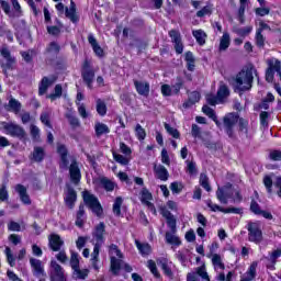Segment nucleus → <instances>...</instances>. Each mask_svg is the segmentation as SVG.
Here are the masks:
<instances>
[{"mask_svg":"<svg viewBox=\"0 0 281 281\" xmlns=\"http://www.w3.org/2000/svg\"><path fill=\"white\" fill-rule=\"evenodd\" d=\"M254 74L258 76V70L254 65L244 67L234 79V87L237 91H249L254 85Z\"/></svg>","mask_w":281,"mask_h":281,"instance_id":"1","label":"nucleus"},{"mask_svg":"<svg viewBox=\"0 0 281 281\" xmlns=\"http://www.w3.org/2000/svg\"><path fill=\"white\" fill-rule=\"evenodd\" d=\"M246 229L248 232L249 243L260 245V243L265 240V235L262 234V225L260 222H248Z\"/></svg>","mask_w":281,"mask_h":281,"instance_id":"2","label":"nucleus"},{"mask_svg":"<svg viewBox=\"0 0 281 281\" xmlns=\"http://www.w3.org/2000/svg\"><path fill=\"white\" fill-rule=\"evenodd\" d=\"M106 232V225L104 222H100L92 232V237L94 241V256L98 254V250H100V247L104 245V234Z\"/></svg>","mask_w":281,"mask_h":281,"instance_id":"3","label":"nucleus"},{"mask_svg":"<svg viewBox=\"0 0 281 281\" xmlns=\"http://www.w3.org/2000/svg\"><path fill=\"white\" fill-rule=\"evenodd\" d=\"M0 56L3 58V63L1 65L4 74L7 70H12L14 67H16V57L12 56V53H10V48L7 46H3L0 48Z\"/></svg>","mask_w":281,"mask_h":281,"instance_id":"4","label":"nucleus"},{"mask_svg":"<svg viewBox=\"0 0 281 281\" xmlns=\"http://www.w3.org/2000/svg\"><path fill=\"white\" fill-rule=\"evenodd\" d=\"M81 78L87 85L88 89H93V80L95 78V71L91 68V63L86 59L81 67Z\"/></svg>","mask_w":281,"mask_h":281,"instance_id":"5","label":"nucleus"},{"mask_svg":"<svg viewBox=\"0 0 281 281\" xmlns=\"http://www.w3.org/2000/svg\"><path fill=\"white\" fill-rule=\"evenodd\" d=\"M168 227L171 232L166 233V243H168V245H176L179 247V245H181V239L177 236V220L169 216Z\"/></svg>","mask_w":281,"mask_h":281,"instance_id":"6","label":"nucleus"},{"mask_svg":"<svg viewBox=\"0 0 281 281\" xmlns=\"http://www.w3.org/2000/svg\"><path fill=\"white\" fill-rule=\"evenodd\" d=\"M238 113H228L223 119V126L228 137H234V127L238 124Z\"/></svg>","mask_w":281,"mask_h":281,"instance_id":"7","label":"nucleus"},{"mask_svg":"<svg viewBox=\"0 0 281 281\" xmlns=\"http://www.w3.org/2000/svg\"><path fill=\"white\" fill-rule=\"evenodd\" d=\"M83 202L90 210H92L94 214H97V216H101L102 205H100V201H98L95 195L89 193L88 191L83 192Z\"/></svg>","mask_w":281,"mask_h":281,"instance_id":"8","label":"nucleus"},{"mask_svg":"<svg viewBox=\"0 0 281 281\" xmlns=\"http://www.w3.org/2000/svg\"><path fill=\"white\" fill-rule=\"evenodd\" d=\"M234 196V191L232 190V183H227L224 187H218L216 191V199L223 205L229 203V199Z\"/></svg>","mask_w":281,"mask_h":281,"instance_id":"9","label":"nucleus"},{"mask_svg":"<svg viewBox=\"0 0 281 281\" xmlns=\"http://www.w3.org/2000/svg\"><path fill=\"white\" fill-rule=\"evenodd\" d=\"M50 281H67L63 266L55 260L50 261Z\"/></svg>","mask_w":281,"mask_h":281,"instance_id":"10","label":"nucleus"},{"mask_svg":"<svg viewBox=\"0 0 281 281\" xmlns=\"http://www.w3.org/2000/svg\"><path fill=\"white\" fill-rule=\"evenodd\" d=\"M30 265L32 268V273L35 278H46L47 277V273H45V266L43 265V261L32 257V258H30Z\"/></svg>","mask_w":281,"mask_h":281,"instance_id":"11","label":"nucleus"},{"mask_svg":"<svg viewBox=\"0 0 281 281\" xmlns=\"http://www.w3.org/2000/svg\"><path fill=\"white\" fill-rule=\"evenodd\" d=\"M4 131H7V135H11V137H18L19 139L25 137V130H23L21 125L14 123L4 124Z\"/></svg>","mask_w":281,"mask_h":281,"instance_id":"12","label":"nucleus"},{"mask_svg":"<svg viewBox=\"0 0 281 281\" xmlns=\"http://www.w3.org/2000/svg\"><path fill=\"white\" fill-rule=\"evenodd\" d=\"M202 278V280L210 281V274H207V270H205V265L198 267L194 272H189L187 274V281H199V277Z\"/></svg>","mask_w":281,"mask_h":281,"instance_id":"13","label":"nucleus"},{"mask_svg":"<svg viewBox=\"0 0 281 281\" xmlns=\"http://www.w3.org/2000/svg\"><path fill=\"white\" fill-rule=\"evenodd\" d=\"M140 201L142 203H144V205H146V207H148L150 212H153V214H157L155 204L150 202L153 201V193H150L148 189L143 188V190L140 191Z\"/></svg>","mask_w":281,"mask_h":281,"instance_id":"14","label":"nucleus"},{"mask_svg":"<svg viewBox=\"0 0 281 281\" xmlns=\"http://www.w3.org/2000/svg\"><path fill=\"white\" fill-rule=\"evenodd\" d=\"M69 175L72 183H75V186H78V183H80L81 175L80 168L78 167V162L74 158L71 159V164L69 167Z\"/></svg>","mask_w":281,"mask_h":281,"instance_id":"15","label":"nucleus"},{"mask_svg":"<svg viewBox=\"0 0 281 281\" xmlns=\"http://www.w3.org/2000/svg\"><path fill=\"white\" fill-rule=\"evenodd\" d=\"M78 193H76V190H74L71 187H68L64 198L67 207L74 210V205H76Z\"/></svg>","mask_w":281,"mask_h":281,"instance_id":"16","label":"nucleus"},{"mask_svg":"<svg viewBox=\"0 0 281 281\" xmlns=\"http://www.w3.org/2000/svg\"><path fill=\"white\" fill-rule=\"evenodd\" d=\"M57 78L56 77H44L42 78L40 86H38V95H45V93H47V90L49 89V87H52V85H54V82H56Z\"/></svg>","mask_w":281,"mask_h":281,"instance_id":"17","label":"nucleus"},{"mask_svg":"<svg viewBox=\"0 0 281 281\" xmlns=\"http://www.w3.org/2000/svg\"><path fill=\"white\" fill-rule=\"evenodd\" d=\"M15 192H18L20 200L24 205H32V200L30 199V195L27 194V188L23 184H16L15 186Z\"/></svg>","mask_w":281,"mask_h":281,"instance_id":"18","label":"nucleus"},{"mask_svg":"<svg viewBox=\"0 0 281 281\" xmlns=\"http://www.w3.org/2000/svg\"><path fill=\"white\" fill-rule=\"evenodd\" d=\"M201 100V92L199 91H192L188 94V101H186L182 106L183 109H190L191 106H194L196 102Z\"/></svg>","mask_w":281,"mask_h":281,"instance_id":"19","label":"nucleus"},{"mask_svg":"<svg viewBox=\"0 0 281 281\" xmlns=\"http://www.w3.org/2000/svg\"><path fill=\"white\" fill-rule=\"evenodd\" d=\"M65 14L67 19L71 21V23H78V21H80L78 13H76V2H74L72 0L70 1V7H66Z\"/></svg>","mask_w":281,"mask_h":281,"instance_id":"20","label":"nucleus"},{"mask_svg":"<svg viewBox=\"0 0 281 281\" xmlns=\"http://www.w3.org/2000/svg\"><path fill=\"white\" fill-rule=\"evenodd\" d=\"M154 172L156 175V179H159L160 181H168L170 177L168 169H166L162 165L154 166Z\"/></svg>","mask_w":281,"mask_h":281,"instance_id":"21","label":"nucleus"},{"mask_svg":"<svg viewBox=\"0 0 281 281\" xmlns=\"http://www.w3.org/2000/svg\"><path fill=\"white\" fill-rule=\"evenodd\" d=\"M134 87L136 88L137 93H139V95H148V93H150V85H148V82L146 81H134Z\"/></svg>","mask_w":281,"mask_h":281,"instance_id":"22","label":"nucleus"},{"mask_svg":"<svg viewBox=\"0 0 281 281\" xmlns=\"http://www.w3.org/2000/svg\"><path fill=\"white\" fill-rule=\"evenodd\" d=\"M216 95H217L218 102L223 104V102H225V100L229 98V88L227 87V85L221 82Z\"/></svg>","mask_w":281,"mask_h":281,"instance_id":"23","label":"nucleus"},{"mask_svg":"<svg viewBox=\"0 0 281 281\" xmlns=\"http://www.w3.org/2000/svg\"><path fill=\"white\" fill-rule=\"evenodd\" d=\"M65 245V241L60 238L59 235H52L49 238V247L53 251H60V247Z\"/></svg>","mask_w":281,"mask_h":281,"instance_id":"24","label":"nucleus"},{"mask_svg":"<svg viewBox=\"0 0 281 281\" xmlns=\"http://www.w3.org/2000/svg\"><path fill=\"white\" fill-rule=\"evenodd\" d=\"M88 43L91 45L94 54H97L98 56H104V50L102 49V47L100 46V44H98V40H95V37L93 36V34H89L88 35Z\"/></svg>","mask_w":281,"mask_h":281,"instance_id":"25","label":"nucleus"},{"mask_svg":"<svg viewBox=\"0 0 281 281\" xmlns=\"http://www.w3.org/2000/svg\"><path fill=\"white\" fill-rule=\"evenodd\" d=\"M57 153L60 155L61 159L60 168H69V159H67V147H65V145H59L57 147Z\"/></svg>","mask_w":281,"mask_h":281,"instance_id":"26","label":"nucleus"},{"mask_svg":"<svg viewBox=\"0 0 281 281\" xmlns=\"http://www.w3.org/2000/svg\"><path fill=\"white\" fill-rule=\"evenodd\" d=\"M202 112L207 115V117H210L211 120H213V122H215L216 126L218 128H221V126H223V123L220 122V120L216 116V112H214V110L207 105H204L202 108Z\"/></svg>","mask_w":281,"mask_h":281,"instance_id":"27","label":"nucleus"},{"mask_svg":"<svg viewBox=\"0 0 281 281\" xmlns=\"http://www.w3.org/2000/svg\"><path fill=\"white\" fill-rule=\"evenodd\" d=\"M99 186L104 188L106 192H113L115 190V182L105 177L99 179Z\"/></svg>","mask_w":281,"mask_h":281,"instance_id":"28","label":"nucleus"},{"mask_svg":"<svg viewBox=\"0 0 281 281\" xmlns=\"http://www.w3.org/2000/svg\"><path fill=\"white\" fill-rule=\"evenodd\" d=\"M94 131H95L97 137H102V135H106V134L111 133V130L109 128V126L106 124L100 123V122H97L94 124Z\"/></svg>","mask_w":281,"mask_h":281,"instance_id":"29","label":"nucleus"},{"mask_svg":"<svg viewBox=\"0 0 281 281\" xmlns=\"http://www.w3.org/2000/svg\"><path fill=\"white\" fill-rule=\"evenodd\" d=\"M231 43H232V40L229 37V33H224L220 40V47H218L220 52H227Z\"/></svg>","mask_w":281,"mask_h":281,"instance_id":"30","label":"nucleus"},{"mask_svg":"<svg viewBox=\"0 0 281 281\" xmlns=\"http://www.w3.org/2000/svg\"><path fill=\"white\" fill-rule=\"evenodd\" d=\"M69 266L71 267L72 271L80 267V255L74 250H70Z\"/></svg>","mask_w":281,"mask_h":281,"instance_id":"31","label":"nucleus"},{"mask_svg":"<svg viewBox=\"0 0 281 281\" xmlns=\"http://www.w3.org/2000/svg\"><path fill=\"white\" fill-rule=\"evenodd\" d=\"M72 276L76 280H87L89 277V269H80V267L72 270Z\"/></svg>","mask_w":281,"mask_h":281,"instance_id":"32","label":"nucleus"},{"mask_svg":"<svg viewBox=\"0 0 281 281\" xmlns=\"http://www.w3.org/2000/svg\"><path fill=\"white\" fill-rule=\"evenodd\" d=\"M212 265H213L215 271H218V269L224 271V269H225V263H223V259L221 258V255H218V254H214L212 256Z\"/></svg>","mask_w":281,"mask_h":281,"instance_id":"33","label":"nucleus"},{"mask_svg":"<svg viewBox=\"0 0 281 281\" xmlns=\"http://www.w3.org/2000/svg\"><path fill=\"white\" fill-rule=\"evenodd\" d=\"M120 269H122V259H116L115 256L111 257V271L114 276L120 273Z\"/></svg>","mask_w":281,"mask_h":281,"instance_id":"34","label":"nucleus"},{"mask_svg":"<svg viewBox=\"0 0 281 281\" xmlns=\"http://www.w3.org/2000/svg\"><path fill=\"white\" fill-rule=\"evenodd\" d=\"M32 155L36 162H41L45 159V149L43 147H34Z\"/></svg>","mask_w":281,"mask_h":281,"instance_id":"35","label":"nucleus"},{"mask_svg":"<svg viewBox=\"0 0 281 281\" xmlns=\"http://www.w3.org/2000/svg\"><path fill=\"white\" fill-rule=\"evenodd\" d=\"M192 34L199 45H205V38H207V34H205L203 30H195L192 32Z\"/></svg>","mask_w":281,"mask_h":281,"instance_id":"36","label":"nucleus"},{"mask_svg":"<svg viewBox=\"0 0 281 281\" xmlns=\"http://www.w3.org/2000/svg\"><path fill=\"white\" fill-rule=\"evenodd\" d=\"M184 60L187 63V69L189 71H194V63H195V59H194V55L192 54V52H187L186 53V56H184Z\"/></svg>","mask_w":281,"mask_h":281,"instance_id":"37","label":"nucleus"},{"mask_svg":"<svg viewBox=\"0 0 281 281\" xmlns=\"http://www.w3.org/2000/svg\"><path fill=\"white\" fill-rule=\"evenodd\" d=\"M61 97H63V86L60 85L55 86L54 93L46 95V98L52 102H54L55 100H58V98H61Z\"/></svg>","mask_w":281,"mask_h":281,"instance_id":"38","label":"nucleus"},{"mask_svg":"<svg viewBox=\"0 0 281 281\" xmlns=\"http://www.w3.org/2000/svg\"><path fill=\"white\" fill-rule=\"evenodd\" d=\"M256 278V265L252 263L248 271L241 277L240 281H251Z\"/></svg>","mask_w":281,"mask_h":281,"instance_id":"39","label":"nucleus"},{"mask_svg":"<svg viewBox=\"0 0 281 281\" xmlns=\"http://www.w3.org/2000/svg\"><path fill=\"white\" fill-rule=\"evenodd\" d=\"M135 245H136L139 254H142V256H148V254H150V245L142 244L137 239L135 240Z\"/></svg>","mask_w":281,"mask_h":281,"instance_id":"40","label":"nucleus"},{"mask_svg":"<svg viewBox=\"0 0 281 281\" xmlns=\"http://www.w3.org/2000/svg\"><path fill=\"white\" fill-rule=\"evenodd\" d=\"M183 88V78L177 77L176 82L171 86L173 95H179V91Z\"/></svg>","mask_w":281,"mask_h":281,"instance_id":"41","label":"nucleus"},{"mask_svg":"<svg viewBox=\"0 0 281 281\" xmlns=\"http://www.w3.org/2000/svg\"><path fill=\"white\" fill-rule=\"evenodd\" d=\"M4 254L7 256V261L10 267H16V257L12 254V249L10 247H5Z\"/></svg>","mask_w":281,"mask_h":281,"instance_id":"42","label":"nucleus"},{"mask_svg":"<svg viewBox=\"0 0 281 281\" xmlns=\"http://www.w3.org/2000/svg\"><path fill=\"white\" fill-rule=\"evenodd\" d=\"M8 106L13 111V113L19 114L21 113V102H19V100L11 98L9 100V104Z\"/></svg>","mask_w":281,"mask_h":281,"instance_id":"43","label":"nucleus"},{"mask_svg":"<svg viewBox=\"0 0 281 281\" xmlns=\"http://www.w3.org/2000/svg\"><path fill=\"white\" fill-rule=\"evenodd\" d=\"M200 186L203 187L206 192H212V187L210 186V178H207V175H200Z\"/></svg>","mask_w":281,"mask_h":281,"instance_id":"44","label":"nucleus"},{"mask_svg":"<svg viewBox=\"0 0 281 281\" xmlns=\"http://www.w3.org/2000/svg\"><path fill=\"white\" fill-rule=\"evenodd\" d=\"M97 113L104 117L106 115V103L102 99H97Z\"/></svg>","mask_w":281,"mask_h":281,"instance_id":"45","label":"nucleus"},{"mask_svg":"<svg viewBox=\"0 0 281 281\" xmlns=\"http://www.w3.org/2000/svg\"><path fill=\"white\" fill-rule=\"evenodd\" d=\"M66 117H67L71 128H79L80 120L76 115H74L72 113H67Z\"/></svg>","mask_w":281,"mask_h":281,"instance_id":"46","label":"nucleus"},{"mask_svg":"<svg viewBox=\"0 0 281 281\" xmlns=\"http://www.w3.org/2000/svg\"><path fill=\"white\" fill-rule=\"evenodd\" d=\"M122 203L123 200L121 196L116 198L113 204V212L116 216H120L122 214Z\"/></svg>","mask_w":281,"mask_h":281,"instance_id":"47","label":"nucleus"},{"mask_svg":"<svg viewBox=\"0 0 281 281\" xmlns=\"http://www.w3.org/2000/svg\"><path fill=\"white\" fill-rule=\"evenodd\" d=\"M50 116H52V113L49 112H43L40 116L42 124H44L48 128H52V122L49 121Z\"/></svg>","mask_w":281,"mask_h":281,"instance_id":"48","label":"nucleus"},{"mask_svg":"<svg viewBox=\"0 0 281 281\" xmlns=\"http://www.w3.org/2000/svg\"><path fill=\"white\" fill-rule=\"evenodd\" d=\"M113 158L117 164H121V166H128V162L131 161L127 157H124L117 153H113Z\"/></svg>","mask_w":281,"mask_h":281,"instance_id":"49","label":"nucleus"},{"mask_svg":"<svg viewBox=\"0 0 281 281\" xmlns=\"http://www.w3.org/2000/svg\"><path fill=\"white\" fill-rule=\"evenodd\" d=\"M280 257H281V248H278L272 252H270V257L268 258V260L269 262H271V265H276V262H278V258Z\"/></svg>","mask_w":281,"mask_h":281,"instance_id":"50","label":"nucleus"},{"mask_svg":"<svg viewBox=\"0 0 281 281\" xmlns=\"http://www.w3.org/2000/svg\"><path fill=\"white\" fill-rule=\"evenodd\" d=\"M135 133L137 139H139L140 142H143V139H146V130H144V127H142L139 124H136Z\"/></svg>","mask_w":281,"mask_h":281,"instance_id":"51","label":"nucleus"},{"mask_svg":"<svg viewBox=\"0 0 281 281\" xmlns=\"http://www.w3.org/2000/svg\"><path fill=\"white\" fill-rule=\"evenodd\" d=\"M78 105V113L82 120H87L89 117V112H87V108L85 106V103L77 102Z\"/></svg>","mask_w":281,"mask_h":281,"instance_id":"52","label":"nucleus"},{"mask_svg":"<svg viewBox=\"0 0 281 281\" xmlns=\"http://www.w3.org/2000/svg\"><path fill=\"white\" fill-rule=\"evenodd\" d=\"M48 54H58L60 52V46L56 42H50L48 47L46 48Z\"/></svg>","mask_w":281,"mask_h":281,"instance_id":"53","label":"nucleus"},{"mask_svg":"<svg viewBox=\"0 0 281 281\" xmlns=\"http://www.w3.org/2000/svg\"><path fill=\"white\" fill-rule=\"evenodd\" d=\"M165 128H166L167 133H169V135H172L175 137V139H179L180 134L177 128L170 126V124H168V123H165Z\"/></svg>","mask_w":281,"mask_h":281,"instance_id":"54","label":"nucleus"},{"mask_svg":"<svg viewBox=\"0 0 281 281\" xmlns=\"http://www.w3.org/2000/svg\"><path fill=\"white\" fill-rule=\"evenodd\" d=\"M269 65H270L269 69H272V71L274 70V71H277V74H280V71H281V61L280 60L272 59L269 61Z\"/></svg>","mask_w":281,"mask_h":281,"instance_id":"55","label":"nucleus"},{"mask_svg":"<svg viewBox=\"0 0 281 281\" xmlns=\"http://www.w3.org/2000/svg\"><path fill=\"white\" fill-rule=\"evenodd\" d=\"M147 267L155 278H159V271L157 270V263H155V261L149 260Z\"/></svg>","mask_w":281,"mask_h":281,"instance_id":"56","label":"nucleus"},{"mask_svg":"<svg viewBox=\"0 0 281 281\" xmlns=\"http://www.w3.org/2000/svg\"><path fill=\"white\" fill-rule=\"evenodd\" d=\"M110 254L111 256H116V258H123L122 251L120 250V248H117V245L112 244L110 246Z\"/></svg>","mask_w":281,"mask_h":281,"instance_id":"57","label":"nucleus"},{"mask_svg":"<svg viewBox=\"0 0 281 281\" xmlns=\"http://www.w3.org/2000/svg\"><path fill=\"white\" fill-rule=\"evenodd\" d=\"M206 14H212V5H206L202 10L196 12V16L200 19L206 16Z\"/></svg>","mask_w":281,"mask_h":281,"instance_id":"58","label":"nucleus"},{"mask_svg":"<svg viewBox=\"0 0 281 281\" xmlns=\"http://www.w3.org/2000/svg\"><path fill=\"white\" fill-rule=\"evenodd\" d=\"M256 45L257 47H265V36L260 31H257L256 33Z\"/></svg>","mask_w":281,"mask_h":281,"instance_id":"59","label":"nucleus"},{"mask_svg":"<svg viewBox=\"0 0 281 281\" xmlns=\"http://www.w3.org/2000/svg\"><path fill=\"white\" fill-rule=\"evenodd\" d=\"M170 190L171 192H173L175 194H179L181 192V190H183V184L179 183V182H172L170 184Z\"/></svg>","mask_w":281,"mask_h":281,"instance_id":"60","label":"nucleus"},{"mask_svg":"<svg viewBox=\"0 0 281 281\" xmlns=\"http://www.w3.org/2000/svg\"><path fill=\"white\" fill-rule=\"evenodd\" d=\"M9 199V193H8V188L5 184H2L0 187V201H8Z\"/></svg>","mask_w":281,"mask_h":281,"instance_id":"61","label":"nucleus"},{"mask_svg":"<svg viewBox=\"0 0 281 281\" xmlns=\"http://www.w3.org/2000/svg\"><path fill=\"white\" fill-rule=\"evenodd\" d=\"M169 36L172 43H178L179 41H181V33H179L178 31L171 30L169 32Z\"/></svg>","mask_w":281,"mask_h":281,"instance_id":"62","label":"nucleus"},{"mask_svg":"<svg viewBox=\"0 0 281 281\" xmlns=\"http://www.w3.org/2000/svg\"><path fill=\"white\" fill-rule=\"evenodd\" d=\"M8 229H9V232H21V224L16 223L14 221H11L8 224Z\"/></svg>","mask_w":281,"mask_h":281,"instance_id":"63","label":"nucleus"},{"mask_svg":"<svg viewBox=\"0 0 281 281\" xmlns=\"http://www.w3.org/2000/svg\"><path fill=\"white\" fill-rule=\"evenodd\" d=\"M269 158L272 161H281V151L280 150H272V151H270Z\"/></svg>","mask_w":281,"mask_h":281,"instance_id":"64","label":"nucleus"}]
</instances>
